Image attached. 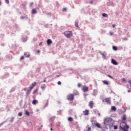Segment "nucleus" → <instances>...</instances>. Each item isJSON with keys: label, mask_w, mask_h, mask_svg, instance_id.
I'll return each instance as SVG.
<instances>
[{"label": "nucleus", "mask_w": 131, "mask_h": 131, "mask_svg": "<svg viewBox=\"0 0 131 131\" xmlns=\"http://www.w3.org/2000/svg\"><path fill=\"white\" fill-rule=\"evenodd\" d=\"M94 96H95L96 95H95V94H93Z\"/></svg>", "instance_id": "680f3d73"}, {"label": "nucleus", "mask_w": 131, "mask_h": 131, "mask_svg": "<svg viewBox=\"0 0 131 131\" xmlns=\"http://www.w3.org/2000/svg\"><path fill=\"white\" fill-rule=\"evenodd\" d=\"M101 55H102V56H104V54H103V53H101Z\"/></svg>", "instance_id": "603ef678"}, {"label": "nucleus", "mask_w": 131, "mask_h": 131, "mask_svg": "<svg viewBox=\"0 0 131 131\" xmlns=\"http://www.w3.org/2000/svg\"><path fill=\"white\" fill-rule=\"evenodd\" d=\"M52 43H53V41H52V40H51V39H48L47 40V45L48 46H50V45H52Z\"/></svg>", "instance_id": "6e6552de"}, {"label": "nucleus", "mask_w": 131, "mask_h": 131, "mask_svg": "<svg viewBox=\"0 0 131 131\" xmlns=\"http://www.w3.org/2000/svg\"><path fill=\"white\" fill-rule=\"evenodd\" d=\"M103 58H104V59H106V56H105V55L103 56Z\"/></svg>", "instance_id": "49530a36"}, {"label": "nucleus", "mask_w": 131, "mask_h": 131, "mask_svg": "<svg viewBox=\"0 0 131 131\" xmlns=\"http://www.w3.org/2000/svg\"><path fill=\"white\" fill-rule=\"evenodd\" d=\"M20 18L21 19H25V18H26V17L21 16Z\"/></svg>", "instance_id": "4c0bfd02"}, {"label": "nucleus", "mask_w": 131, "mask_h": 131, "mask_svg": "<svg viewBox=\"0 0 131 131\" xmlns=\"http://www.w3.org/2000/svg\"><path fill=\"white\" fill-rule=\"evenodd\" d=\"M106 76H107L108 77H110V78H111L112 79H114L113 77L111 76L110 75H107Z\"/></svg>", "instance_id": "393cba45"}, {"label": "nucleus", "mask_w": 131, "mask_h": 131, "mask_svg": "<svg viewBox=\"0 0 131 131\" xmlns=\"http://www.w3.org/2000/svg\"><path fill=\"white\" fill-rule=\"evenodd\" d=\"M69 121H72L73 120V119L72 117H70L68 118Z\"/></svg>", "instance_id": "a878e982"}, {"label": "nucleus", "mask_w": 131, "mask_h": 131, "mask_svg": "<svg viewBox=\"0 0 131 131\" xmlns=\"http://www.w3.org/2000/svg\"><path fill=\"white\" fill-rule=\"evenodd\" d=\"M96 127H98V128H102V127H101V124L98 122L96 123Z\"/></svg>", "instance_id": "9b49d317"}, {"label": "nucleus", "mask_w": 131, "mask_h": 131, "mask_svg": "<svg viewBox=\"0 0 131 131\" xmlns=\"http://www.w3.org/2000/svg\"><path fill=\"white\" fill-rule=\"evenodd\" d=\"M89 106L91 108H93V107H94V102L93 101H90Z\"/></svg>", "instance_id": "f8f14e48"}, {"label": "nucleus", "mask_w": 131, "mask_h": 131, "mask_svg": "<svg viewBox=\"0 0 131 131\" xmlns=\"http://www.w3.org/2000/svg\"><path fill=\"white\" fill-rule=\"evenodd\" d=\"M32 89H31L29 87L28 89V90L27 91V94H28L29 92H30V91H31Z\"/></svg>", "instance_id": "c85d7f7f"}, {"label": "nucleus", "mask_w": 131, "mask_h": 131, "mask_svg": "<svg viewBox=\"0 0 131 131\" xmlns=\"http://www.w3.org/2000/svg\"><path fill=\"white\" fill-rule=\"evenodd\" d=\"M65 11H66V8H64L63 9V11L64 12Z\"/></svg>", "instance_id": "c03bdc74"}, {"label": "nucleus", "mask_w": 131, "mask_h": 131, "mask_svg": "<svg viewBox=\"0 0 131 131\" xmlns=\"http://www.w3.org/2000/svg\"><path fill=\"white\" fill-rule=\"evenodd\" d=\"M111 99L110 98H106L105 99V102L106 103H108V104H111Z\"/></svg>", "instance_id": "9d476101"}, {"label": "nucleus", "mask_w": 131, "mask_h": 131, "mask_svg": "<svg viewBox=\"0 0 131 131\" xmlns=\"http://www.w3.org/2000/svg\"><path fill=\"white\" fill-rule=\"evenodd\" d=\"M122 81H126L125 78H123L122 79Z\"/></svg>", "instance_id": "a19ab883"}, {"label": "nucleus", "mask_w": 131, "mask_h": 131, "mask_svg": "<svg viewBox=\"0 0 131 131\" xmlns=\"http://www.w3.org/2000/svg\"><path fill=\"white\" fill-rule=\"evenodd\" d=\"M110 34H111V35H113V33L111 32V33H110Z\"/></svg>", "instance_id": "de8ad7c7"}, {"label": "nucleus", "mask_w": 131, "mask_h": 131, "mask_svg": "<svg viewBox=\"0 0 131 131\" xmlns=\"http://www.w3.org/2000/svg\"><path fill=\"white\" fill-rule=\"evenodd\" d=\"M102 16H103V17H108V14H107L106 13H103Z\"/></svg>", "instance_id": "5701e85b"}, {"label": "nucleus", "mask_w": 131, "mask_h": 131, "mask_svg": "<svg viewBox=\"0 0 131 131\" xmlns=\"http://www.w3.org/2000/svg\"><path fill=\"white\" fill-rule=\"evenodd\" d=\"M103 102H104V100H103Z\"/></svg>", "instance_id": "e2e57ef3"}, {"label": "nucleus", "mask_w": 131, "mask_h": 131, "mask_svg": "<svg viewBox=\"0 0 131 131\" xmlns=\"http://www.w3.org/2000/svg\"><path fill=\"white\" fill-rule=\"evenodd\" d=\"M39 52L40 51L39 50L37 51V53H39Z\"/></svg>", "instance_id": "13d9d810"}, {"label": "nucleus", "mask_w": 131, "mask_h": 131, "mask_svg": "<svg viewBox=\"0 0 131 131\" xmlns=\"http://www.w3.org/2000/svg\"><path fill=\"white\" fill-rule=\"evenodd\" d=\"M41 90H42L43 91L46 90V84H43L41 86Z\"/></svg>", "instance_id": "dca6fc26"}, {"label": "nucleus", "mask_w": 131, "mask_h": 131, "mask_svg": "<svg viewBox=\"0 0 131 131\" xmlns=\"http://www.w3.org/2000/svg\"><path fill=\"white\" fill-rule=\"evenodd\" d=\"M64 35H65L66 37H67V38H70V37H71L73 34L72 33V32L67 31L64 32Z\"/></svg>", "instance_id": "f03ea898"}, {"label": "nucleus", "mask_w": 131, "mask_h": 131, "mask_svg": "<svg viewBox=\"0 0 131 131\" xmlns=\"http://www.w3.org/2000/svg\"><path fill=\"white\" fill-rule=\"evenodd\" d=\"M113 28H114V27H115V25H113Z\"/></svg>", "instance_id": "09e8293b"}, {"label": "nucleus", "mask_w": 131, "mask_h": 131, "mask_svg": "<svg viewBox=\"0 0 131 131\" xmlns=\"http://www.w3.org/2000/svg\"><path fill=\"white\" fill-rule=\"evenodd\" d=\"M125 128H126V129H128V128H129V126L126 124V125H125Z\"/></svg>", "instance_id": "c756f323"}, {"label": "nucleus", "mask_w": 131, "mask_h": 131, "mask_svg": "<svg viewBox=\"0 0 131 131\" xmlns=\"http://www.w3.org/2000/svg\"><path fill=\"white\" fill-rule=\"evenodd\" d=\"M47 81V80H44V82H46Z\"/></svg>", "instance_id": "6e6d98bb"}, {"label": "nucleus", "mask_w": 131, "mask_h": 131, "mask_svg": "<svg viewBox=\"0 0 131 131\" xmlns=\"http://www.w3.org/2000/svg\"><path fill=\"white\" fill-rule=\"evenodd\" d=\"M33 5V3H30V6H32Z\"/></svg>", "instance_id": "37998d69"}, {"label": "nucleus", "mask_w": 131, "mask_h": 131, "mask_svg": "<svg viewBox=\"0 0 131 131\" xmlns=\"http://www.w3.org/2000/svg\"><path fill=\"white\" fill-rule=\"evenodd\" d=\"M18 115L20 117L22 116V113L20 112V113H18Z\"/></svg>", "instance_id": "2f4dec72"}, {"label": "nucleus", "mask_w": 131, "mask_h": 131, "mask_svg": "<svg viewBox=\"0 0 131 131\" xmlns=\"http://www.w3.org/2000/svg\"><path fill=\"white\" fill-rule=\"evenodd\" d=\"M123 121H125L126 120V115H123V118H122Z\"/></svg>", "instance_id": "2eb2a0df"}, {"label": "nucleus", "mask_w": 131, "mask_h": 131, "mask_svg": "<svg viewBox=\"0 0 131 131\" xmlns=\"http://www.w3.org/2000/svg\"><path fill=\"white\" fill-rule=\"evenodd\" d=\"M82 91L84 93H86V92H89V87L86 85H83L82 86Z\"/></svg>", "instance_id": "7ed1b4c3"}, {"label": "nucleus", "mask_w": 131, "mask_h": 131, "mask_svg": "<svg viewBox=\"0 0 131 131\" xmlns=\"http://www.w3.org/2000/svg\"><path fill=\"white\" fill-rule=\"evenodd\" d=\"M50 130H51V131L53 130V128H51Z\"/></svg>", "instance_id": "5fc2aeb1"}, {"label": "nucleus", "mask_w": 131, "mask_h": 131, "mask_svg": "<svg viewBox=\"0 0 131 131\" xmlns=\"http://www.w3.org/2000/svg\"><path fill=\"white\" fill-rule=\"evenodd\" d=\"M90 4H93V1H91V2H90Z\"/></svg>", "instance_id": "4d7b16f0"}, {"label": "nucleus", "mask_w": 131, "mask_h": 131, "mask_svg": "<svg viewBox=\"0 0 131 131\" xmlns=\"http://www.w3.org/2000/svg\"><path fill=\"white\" fill-rule=\"evenodd\" d=\"M2 5V3H1V2H0V6Z\"/></svg>", "instance_id": "bf43d9fd"}, {"label": "nucleus", "mask_w": 131, "mask_h": 131, "mask_svg": "<svg viewBox=\"0 0 131 131\" xmlns=\"http://www.w3.org/2000/svg\"><path fill=\"white\" fill-rule=\"evenodd\" d=\"M36 10L35 9H32V14H36Z\"/></svg>", "instance_id": "f3484780"}, {"label": "nucleus", "mask_w": 131, "mask_h": 131, "mask_svg": "<svg viewBox=\"0 0 131 131\" xmlns=\"http://www.w3.org/2000/svg\"><path fill=\"white\" fill-rule=\"evenodd\" d=\"M112 63L114 65H118V63H117L116 61L114 59H112Z\"/></svg>", "instance_id": "1a4fd4ad"}, {"label": "nucleus", "mask_w": 131, "mask_h": 131, "mask_svg": "<svg viewBox=\"0 0 131 131\" xmlns=\"http://www.w3.org/2000/svg\"><path fill=\"white\" fill-rule=\"evenodd\" d=\"M98 116H101V114L98 113Z\"/></svg>", "instance_id": "8fccbe9b"}, {"label": "nucleus", "mask_w": 131, "mask_h": 131, "mask_svg": "<svg viewBox=\"0 0 131 131\" xmlns=\"http://www.w3.org/2000/svg\"><path fill=\"white\" fill-rule=\"evenodd\" d=\"M104 124L105 126H108V127L111 128V126H113L112 123V119L110 117H106L104 119Z\"/></svg>", "instance_id": "f257e3e1"}, {"label": "nucleus", "mask_w": 131, "mask_h": 131, "mask_svg": "<svg viewBox=\"0 0 131 131\" xmlns=\"http://www.w3.org/2000/svg\"><path fill=\"white\" fill-rule=\"evenodd\" d=\"M57 83H58V84L59 85H60V84H61V81H58V82H57Z\"/></svg>", "instance_id": "e433bc0d"}, {"label": "nucleus", "mask_w": 131, "mask_h": 131, "mask_svg": "<svg viewBox=\"0 0 131 131\" xmlns=\"http://www.w3.org/2000/svg\"><path fill=\"white\" fill-rule=\"evenodd\" d=\"M121 124H122V125H121ZM120 125H121L123 127H124V128H125V125H126V122H125V121L122 122L120 124Z\"/></svg>", "instance_id": "0eeeda50"}, {"label": "nucleus", "mask_w": 131, "mask_h": 131, "mask_svg": "<svg viewBox=\"0 0 131 131\" xmlns=\"http://www.w3.org/2000/svg\"><path fill=\"white\" fill-rule=\"evenodd\" d=\"M96 127V123H94L92 122L91 127H92V128H95V127Z\"/></svg>", "instance_id": "a211bd4d"}, {"label": "nucleus", "mask_w": 131, "mask_h": 131, "mask_svg": "<svg viewBox=\"0 0 131 131\" xmlns=\"http://www.w3.org/2000/svg\"><path fill=\"white\" fill-rule=\"evenodd\" d=\"M122 124H121V125L120 126V130L128 131V130H127V129H125V128H124V127L122 126Z\"/></svg>", "instance_id": "39448f33"}, {"label": "nucleus", "mask_w": 131, "mask_h": 131, "mask_svg": "<svg viewBox=\"0 0 131 131\" xmlns=\"http://www.w3.org/2000/svg\"><path fill=\"white\" fill-rule=\"evenodd\" d=\"M28 38H26L25 40H24V41H26L27 40Z\"/></svg>", "instance_id": "a18cd8bd"}, {"label": "nucleus", "mask_w": 131, "mask_h": 131, "mask_svg": "<svg viewBox=\"0 0 131 131\" xmlns=\"http://www.w3.org/2000/svg\"><path fill=\"white\" fill-rule=\"evenodd\" d=\"M111 110L112 111H116V107L115 106H112Z\"/></svg>", "instance_id": "aec40b11"}, {"label": "nucleus", "mask_w": 131, "mask_h": 131, "mask_svg": "<svg viewBox=\"0 0 131 131\" xmlns=\"http://www.w3.org/2000/svg\"><path fill=\"white\" fill-rule=\"evenodd\" d=\"M117 128H118L117 126L115 125V126H114V129H117Z\"/></svg>", "instance_id": "473e14b6"}, {"label": "nucleus", "mask_w": 131, "mask_h": 131, "mask_svg": "<svg viewBox=\"0 0 131 131\" xmlns=\"http://www.w3.org/2000/svg\"><path fill=\"white\" fill-rule=\"evenodd\" d=\"M38 103V101L35 99L33 100V102H32V104L33 105H36V103Z\"/></svg>", "instance_id": "4468645a"}, {"label": "nucleus", "mask_w": 131, "mask_h": 131, "mask_svg": "<svg viewBox=\"0 0 131 131\" xmlns=\"http://www.w3.org/2000/svg\"><path fill=\"white\" fill-rule=\"evenodd\" d=\"M39 45V46H41V45H42V42H40Z\"/></svg>", "instance_id": "79ce46f5"}, {"label": "nucleus", "mask_w": 131, "mask_h": 131, "mask_svg": "<svg viewBox=\"0 0 131 131\" xmlns=\"http://www.w3.org/2000/svg\"><path fill=\"white\" fill-rule=\"evenodd\" d=\"M25 57H27V58H29V54H27V53H25L24 54Z\"/></svg>", "instance_id": "b1692460"}, {"label": "nucleus", "mask_w": 131, "mask_h": 131, "mask_svg": "<svg viewBox=\"0 0 131 131\" xmlns=\"http://www.w3.org/2000/svg\"><path fill=\"white\" fill-rule=\"evenodd\" d=\"M89 111L88 110H86L85 111L83 112L84 115H89Z\"/></svg>", "instance_id": "ddd939ff"}, {"label": "nucleus", "mask_w": 131, "mask_h": 131, "mask_svg": "<svg viewBox=\"0 0 131 131\" xmlns=\"http://www.w3.org/2000/svg\"><path fill=\"white\" fill-rule=\"evenodd\" d=\"M14 119V117H12V118H11V122H13Z\"/></svg>", "instance_id": "c9c22d12"}, {"label": "nucleus", "mask_w": 131, "mask_h": 131, "mask_svg": "<svg viewBox=\"0 0 131 131\" xmlns=\"http://www.w3.org/2000/svg\"><path fill=\"white\" fill-rule=\"evenodd\" d=\"M74 99V94H70L69 97H68V100L69 101H72Z\"/></svg>", "instance_id": "20e7f679"}, {"label": "nucleus", "mask_w": 131, "mask_h": 131, "mask_svg": "<svg viewBox=\"0 0 131 131\" xmlns=\"http://www.w3.org/2000/svg\"><path fill=\"white\" fill-rule=\"evenodd\" d=\"M101 55H102V56H104V54H103V53H101Z\"/></svg>", "instance_id": "3c124183"}, {"label": "nucleus", "mask_w": 131, "mask_h": 131, "mask_svg": "<svg viewBox=\"0 0 131 131\" xmlns=\"http://www.w3.org/2000/svg\"><path fill=\"white\" fill-rule=\"evenodd\" d=\"M5 3H6V4H9V3H10V1H9V0H5Z\"/></svg>", "instance_id": "7c9ffc66"}, {"label": "nucleus", "mask_w": 131, "mask_h": 131, "mask_svg": "<svg viewBox=\"0 0 131 131\" xmlns=\"http://www.w3.org/2000/svg\"><path fill=\"white\" fill-rule=\"evenodd\" d=\"M75 25L76 27H78V22H75Z\"/></svg>", "instance_id": "bb28decb"}, {"label": "nucleus", "mask_w": 131, "mask_h": 131, "mask_svg": "<svg viewBox=\"0 0 131 131\" xmlns=\"http://www.w3.org/2000/svg\"><path fill=\"white\" fill-rule=\"evenodd\" d=\"M23 59H24V56H21L20 57V60H23Z\"/></svg>", "instance_id": "58836bf2"}, {"label": "nucleus", "mask_w": 131, "mask_h": 131, "mask_svg": "<svg viewBox=\"0 0 131 131\" xmlns=\"http://www.w3.org/2000/svg\"><path fill=\"white\" fill-rule=\"evenodd\" d=\"M128 93H130V90H128Z\"/></svg>", "instance_id": "864d4df0"}, {"label": "nucleus", "mask_w": 131, "mask_h": 131, "mask_svg": "<svg viewBox=\"0 0 131 131\" xmlns=\"http://www.w3.org/2000/svg\"><path fill=\"white\" fill-rule=\"evenodd\" d=\"M86 131H91L92 129V128H91L90 127H89V125H88L86 127Z\"/></svg>", "instance_id": "412c9836"}, {"label": "nucleus", "mask_w": 131, "mask_h": 131, "mask_svg": "<svg viewBox=\"0 0 131 131\" xmlns=\"http://www.w3.org/2000/svg\"><path fill=\"white\" fill-rule=\"evenodd\" d=\"M35 84H36V82H34L33 83H32L31 85L30 86V89L31 90H32V89H33L34 88V86L35 85Z\"/></svg>", "instance_id": "423d86ee"}, {"label": "nucleus", "mask_w": 131, "mask_h": 131, "mask_svg": "<svg viewBox=\"0 0 131 131\" xmlns=\"http://www.w3.org/2000/svg\"><path fill=\"white\" fill-rule=\"evenodd\" d=\"M57 77H59V76H57Z\"/></svg>", "instance_id": "052dcab7"}, {"label": "nucleus", "mask_w": 131, "mask_h": 131, "mask_svg": "<svg viewBox=\"0 0 131 131\" xmlns=\"http://www.w3.org/2000/svg\"><path fill=\"white\" fill-rule=\"evenodd\" d=\"M25 114L27 116H29L30 115L29 112L28 111H25Z\"/></svg>", "instance_id": "4be33fe9"}, {"label": "nucleus", "mask_w": 131, "mask_h": 131, "mask_svg": "<svg viewBox=\"0 0 131 131\" xmlns=\"http://www.w3.org/2000/svg\"><path fill=\"white\" fill-rule=\"evenodd\" d=\"M38 91V89H36L35 91H34L33 94H35V93H36V92H37Z\"/></svg>", "instance_id": "72a5a7b5"}, {"label": "nucleus", "mask_w": 131, "mask_h": 131, "mask_svg": "<svg viewBox=\"0 0 131 131\" xmlns=\"http://www.w3.org/2000/svg\"><path fill=\"white\" fill-rule=\"evenodd\" d=\"M5 122H2L1 124H0V127L2 126Z\"/></svg>", "instance_id": "ea45409f"}, {"label": "nucleus", "mask_w": 131, "mask_h": 131, "mask_svg": "<svg viewBox=\"0 0 131 131\" xmlns=\"http://www.w3.org/2000/svg\"><path fill=\"white\" fill-rule=\"evenodd\" d=\"M113 49L114 51H116L117 50V48L115 46H113Z\"/></svg>", "instance_id": "cd10ccee"}, {"label": "nucleus", "mask_w": 131, "mask_h": 131, "mask_svg": "<svg viewBox=\"0 0 131 131\" xmlns=\"http://www.w3.org/2000/svg\"><path fill=\"white\" fill-rule=\"evenodd\" d=\"M80 86H81V84L78 83V88H80Z\"/></svg>", "instance_id": "f704fd0d"}, {"label": "nucleus", "mask_w": 131, "mask_h": 131, "mask_svg": "<svg viewBox=\"0 0 131 131\" xmlns=\"http://www.w3.org/2000/svg\"><path fill=\"white\" fill-rule=\"evenodd\" d=\"M103 83H104V84H106L107 85H108V84H109V82H108V81L106 80H104L103 81Z\"/></svg>", "instance_id": "6ab92c4d"}]
</instances>
